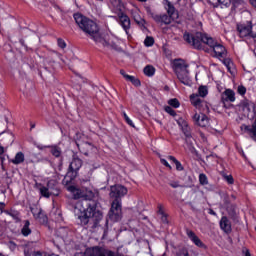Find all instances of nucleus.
<instances>
[{
  "label": "nucleus",
  "mask_w": 256,
  "mask_h": 256,
  "mask_svg": "<svg viewBox=\"0 0 256 256\" xmlns=\"http://www.w3.org/2000/svg\"><path fill=\"white\" fill-rule=\"evenodd\" d=\"M187 205H189V207H191L193 211H196L197 208H195V206L193 205V202H188Z\"/></svg>",
  "instance_id": "52"
},
{
  "label": "nucleus",
  "mask_w": 256,
  "mask_h": 256,
  "mask_svg": "<svg viewBox=\"0 0 256 256\" xmlns=\"http://www.w3.org/2000/svg\"><path fill=\"white\" fill-rule=\"evenodd\" d=\"M166 11L168 15L174 19H177V17H179V14H177V12L175 11V7L171 3L167 4Z\"/></svg>",
  "instance_id": "23"
},
{
  "label": "nucleus",
  "mask_w": 256,
  "mask_h": 256,
  "mask_svg": "<svg viewBox=\"0 0 256 256\" xmlns=\"http://www.w3.org/2000/svg\"><path fill=\"white\" fill-rule=\"evenodd\" d=\"M190 101L196 109H201V107H203V100L199 98V94H191Z\"/></svg>",
  "instance_id": "17"
},
{
  "label": "nucleus",
  "mask_w": 256,
  "mask_h": 256,
  "mask_svg": "<svg viewBox=\"0 0 256 256\" xmlns=\"http://www.w3.org/2000/svg\"><path fill=\"white\" fill-rule=\"evenodd\" d=\"M187 236L192 241V243H194V245H196V247H200V249H205V244L203 243V241H201V239L198 238V236H197V234H195V232H193L191 230H187Z\"/></svg>",
  "instance_id": "13"
},
{
  "label": "nucleus",
  "mask_w": 256,
  "mask_h": 256,
  "mask_svg": "<svg viewBox=\"0 0 256 256\" xmlns=\"http://www.w3.org/2000/svg\"><path fill=\"white\" fill-rule=\"evenodd\" d=\"M177 123H178L182 133L186 137V143H189V139H191V137H192L191 127H189V123H187V121H185V119H183V118H179L177 120Z\"/></svg>",
  "instance_id": "10"
},
{
  "label": "nucleus",
  "mask_w": 256,
  "mask_h": 256,
  "mask_svg": "<svg viewBox=\"0 0 256 256\" xmlns=\"http://www.w3.org/2000/svg\"><path fill=\"white\" fill-rule=\"evenodd\" d=\"M158 213H160V215H163V209L161 208V206H159Z\"/></svg>",
  "instance_id": "58"
},
{
  "label": "nucleus",
  "mask_w": 256,
  "mask_h": 256,
  "mask_svg": "<svg viewBox=\"0 0 256 256\" xmlns=\"http://www.w3.org/2000/svg\"><path fill=\"white\" fill-rule=\"evenodd\" d=\"M40 223H47V215L43 213V211L40 213V215L36 218Z\"/></svg>",
  "instance_id": "36"
},
{
  "label": "nucleus",
  "mask_w": 256,
  "mask_h": 256,
  "mask_svg": "<svg viewBox=\"0 0 256 256\" xmlns=\"http://www.w3.org/2000/svg\"><path fill=\"white\" fill-rule=\"evenodd\" d=\"M58 43V47H60V49H65V47H67V43H65V40L58 38L57 40Z\"/></svg>",
  "instance_id": "39"
},
{
  "label": "nucleus",
  "mask_w": 256,
  "mask_h": 256,
  "mask_svg": "<svg viewBox=\"0 0 256 256\" xmlns=\"http://www.w3.org/2000/svg\"><path fill=\"white\" fill-rule=\"evenodd\" d=\"M120 75H122L124 79H127V77H131V75H128L127 73H125V70H120Z\"/></svg>",
  "instance_id": "49"
},
{
  "label": "nucleus",
  "mask_w": 256,
  "mask_h": 256,
  "mask_svg": "<svg viewBox=\"0 0 256 256\" xmlns=\"http://www.w3.org/2000/svg\"><path fill=\"white\" fill-rule=\"evenodd\" d=\"M45 71H48V73H53V67L45 66L44 67Z\"/></svg>",
  "instance_id": "50"
},
{
  "label": "nucleus",
  "mask_w": 256,
  "mask_h": 256,
  "mask_svg": "<svg viewBox=\"0 0 256 256\" xmlns=\"http://www.w3.org/2000/svg\"><path fill=\"white\" fill-rule=\"evenodd\" d=\"M168 159H169L170 161H172L173 163H177V161H178L177 158L174 157V156H169Z\"/></svg>",
  "instance_id": "51"
},
{
  "label": "nucleus",
  "mask_w": 256,
  "mask_h": 256,
  "mask_svg": "<svg viewBox=\"0 0 256 256\" xmlns=\"http://www.w3.org/2000/svg\"><path fill=\"white\" fill-rule=\"evenodd\" d=\"M189 65L185 63L184 60L179 59L175 60L173 64V69L179 81L183 83V85H191V77L189 76Z\"/></svg>",
  "instance_id": "5"
},
{
  "label": "nucleus",
  "mask_w": 256,
  "mask_h": 256,
  "mask_svg": "<svg viewBox=\"0 0 256 256\" xmlns=\"http://www.w3.org/2000/svg\"><path fill=\"white\" fill-rule=\"evenodd\" d=\"M199 183H200V185H207L209 183V181L207 180V175L200 174L199 175Z\"/></svg>",
  "instance_id": "33"
},
{
  "label": "nucleus",
  "mask_w": 256,
  "mask_h": 256,
  "mask_svg": "<svg viewBox=\"0 0 256 256\" xmlns=\"http://www.w3.org/2000/svg\"><path fill=\"white\" fill-rule=\"evenodd\" d=\"M86 255L87 256H117L115 255V252L99 246L86 249Z\"/></svg>",
  "instance_id": "7"
},
{
  "label": "nucleus",
  "mask_w": 256,
  "mask_h": 256,
  "mask_svg": "<svg viewBox=\"0 0 256 256\" xmlns=\"http://www.w3.org/2000/svg\"><path fill=\"white\" fill-rule=\"evenodd\" d=\"M29 225H31V222H29V220H25L24 226L21 229V233L24 237H29V235H31V228H29Z\"/></svg>",
  "instance_id": "22"
},
{
  "label": "nucleus",
  "mask_w": 256,
  "mask_h": 256,
  "mask_svg": "<svg viewBox=\"0 0 256 256\" xmlns=\"http://www.w3.org/2000/svg\"><path fill=\"white\" fill-rule=\"evenodd\" d=\"M183 39L188 43V45L194 47V49L205 51V45H208V47L213 49L215 57L220 59H225V57H227V49H225L223 45L213 41V39L207 34H203L201 32H185L183 34Z\"/></svg>",
  "instance_id": "2"
},
{
  "label": "nucleus",
  "mask_w": 256,
  "mask_h": 256,
  "mask_svg": "<svg viewBox=\"0 0 256 256\" xmlns=\"http://www.w3.org/2000/svg\"><path fill=\"white\" fill-rule=\"evenodd\" d=\"M50 149H51V154L54 156V157H61V147L59 146H50Z\"/></svg>",
  "instance_id": "26"
},
{
  "label": "nucleus",
  "mask_w": 256,
  "mask_h": 256,
  "mask_svg": "<svg viewBox=\"0 0 256 256\" xmlns=\"http://www.w3.org/2000/svg\"><path fill=\"white\" fill-rule=\"evenodd\" d=\"M120 25L123 27L124 31L126 33H129V29H131V19H129V16L125 14H121L119 16Z\"/></svg>",
  "instance_id": "15"
},
{
  "label": "nucleus",
  "mask_w": 256,
  "mask_h": 256,
  "mask_svg": "<svg viewBox=\"0 0 256 256\" xmlns=\"http://www.w3.org/2000/svg\"><path fill=\"white\" fill-rule=\"evenodd\" d=\"M77 147L80 152L86 157H93L95 153H97V147L93 146V144L84 142L82 144H77Z\"/></svg>",
  "instance_id": "8"
},
{
  "label": "nucleus",
  "mask_w": 256,
  "mask_h": 256,
  "mask_svg": "<svg viewBox=\"0 0 256 256\" xmlns=\"http://www.w3.org/2000/svg\"><path fill=\"white\" fill-rule=\"evenodd\" d=\"M123 117L126 121V123H128L130 125V127H135V124H133V120L129 118V116H127V113L123 112Z\"/></svg>",
  "instance_id": "37"
},
{
  "label": "nucleus",
  "mask_w": 256,
  "mask_h": 256,
  "mask_svg": "<svg viewBox=\"0 0 256 256\" xmlns=\"http://www.w3.org/2000/svg\"><path fill=\"white\" fill-rule=\"evenodd\" d=\"M238 93L239 95H245V93H247V88L244 86H238Z\"/></svg>",
  "instance_id": "43"
},
{
  "label": "nucleus",
  "mask_w": 256,
  "mask_h": 256,
  "mask_svg": "<svg viewBox=\"0 0 256 256\" xmlns=\"http://www.w3.org/2000/svg\"><path fill=\"white\" fill-rule=\"evenodd\" d=\"M211 215H215V212H213V210L210 211Z\"/></svg>",
  "instance_id": "62"
},
{
  "label": "nucleus",
  "mask_w": 256,
  "mask_h": 256,
  "mask_svg": "<svg viewBox=\"0 0 256 256\" xmlns=\"http://www.w3.org/2000/svg\"><path fill=\"white\" fill-rule=\"evenodd\" d=\"M5 213H7V215H10V217H12L16 223H19L21 221V218L19 217V212L17 211H6Z\"/></svg>",
  "instance_id": "30"
},
{
  "label": "nucleus",
  "mask_w": 256,
  "mask_h": 256,
  "mask_svg": "<svg viewBox=\"0 0 256 256\" xmlns=\"http://www.w3.org/2000/svg\"><path fill=\"white\" fill-rule=\"evenodd\" d=\"M132 15L135 23H137V25H139L141 29H145V19L141 18V16L137 12L133 13Z\"/></svg>",
  "instance_id": "20"
},
{
  "label": "nucleus",
  "mask_w": 256,
  "mask_h": 256,
  "mask_svg": "<svg viewBox=\"0 0 256 256\" xmlns=\"http://www.w3.org/2000/svg\"><path fill=\"white\" fill-rule=\"evenodd\" d=\"M83 167V160L79 158L77 155H73L72 161L70 162L68 172H67V177L73 181L79 173V169Z\"/></svg>",
  "instance_id": "6"
},
{
  "label": "nucleus",
  "mask_w": 256,
  "mask_h": 256,
  "mask_svg": "<svg viewBox=\"0 0 256 256\" xmlns=\"http://www.w3.org/2000/svg\"><path fill=\"white\" fill-rule=\"evenodd\" d=\"M161 163H162L163 165H165V167H168L169 169H171V165H169V162H167V160L161 159Z\"/></svg>",
  "instance_id": "48"
},
{
  "label": "nucleus",
  "mask_w": 256,
  "mask_h": 256,
  "mask_svg": "<svg viewBox=\"0 0 256 256\" xmlns=\"http://www.w3.org/2000/svg\"><path fill=\"white\" fill-rule=\"evenodd\" d=\"M220 228L224 233H231V221L226 216H223L220 220Z\"/></svg>",
  "instance_id": "16"
},
{
  "label": "nucleus",
  "mask_w": 256,
  "mask_h": 256,
  "mask_svg": "<svg viewBox=\"0 0 256 256\" xmlns=\"http://www.w3.org/2000/svg\"><path fill=\"white\" fill-rule=\"evenodd\" d=\"M3 153H5V148H3L2 146H0V155H3Z\"/></svg>",
  "instance_id": "57"
},
{
  "label": "nucleus",
  "mask_w": 256,
  "mask_h": 256,
  "mask_svg": "<svg viewBox=\"0 0 256 256\" xmlns=\"http://www.w3.org/2000/svg\"><path fill=\"white\" fill-rule=\"evenodd\" d=\"M140 3H147V0H138Z\"/></svg>",
  "instance_id": "59"
},
{
  "label": "nucleus",
  "mask_w": 256,
  "mask_h": 256,
  "mask_svg": "<svg viewBox=\"0 0 256 256\" xmlns=\"http://www.w3.org/2000/svg\"><path fill=\"white\" fill-rule=\"evenodd\" d=\"M177 256H189V251H187L185 248H182L178 251Z\"/></svg>",
  "instance_id": "40"
},
{
  "label": "nucleus",
  "mask_w": 256,
  "mask_h": 256,
  "mask_svg": "<svg viewBox=\"0 0 256 256\" xmlns=\"http://www.w3.org/2000/svg\"><path fill=\"white\" fill-rule=\"evenodd\" d=\"M189 149H190L191 153H195V147H193V145L191 143H189Z\"/></svg>",
  "instance_id": "53"
},
{
  "label": "nucleus",
  "mask_w": 256,
  "mask_h": 256,
  "mask_svg": "<svg viewBox=\"0 0 256 256\" xmlns=\"http://www.w3.org/2000/svg\"><path fill=\"white\" fill-rule=\"evenodd\" d=\"M169 185H170V187H172L173 189H177V188H179V187H183V186H181V185L179 184V182H177V181H171V182H169Z\"/></svg>",
  "instance_id": "41"
},
{
  "label": "nucleus",
  "mask_w": 256,
  "mask_h": 256,
  "mask_svg": "<svg viewBox=\"0 0 256 256\" xmlns=\"http://www.w3.org/2000/svg\"><path fill=\"white\" fill-rule=\"evenodd\" d=\"M235 101V91L231 89H226L222 94H221V103H223L225 107V103L230 102L234 103Z\"/></svg>",
  "instance_id": "11"
},
{
  "label": "nucleus",
  "mask_w": 256,
  "mask_h": 256,
  "mask_svg": "<svg viewBox=\"0 0 256 256\" xmlns=\"http://www.w3.org/2000/svg\"><path fill=\"white\" fill-rule=\"evenodd\" d=\"M208 93H209V90L207 89V86H200L198 88L199 97H207Z\"/></svg>",
  "instance_id": "28"
},
{
  "label": "nucleus",
  "mask_w": 256,
  "mask_h": 256,
  "mask_svg": "<svg viewBox=\"0 0 256 256\" xmlns=\"http://www.w3.org/2000/svg\"><path fill=\"white\" fill-rule=\"evenodd\" d=\"M161 221L162 223H169V221L167 220V215L165 213H162Z\"/></svg>",
  "instance_id": "46"
},
{
  "label": "nucleus",
  "mask_w": 256,
  "mask_h": 256,
  "mask_svg": "<svg viewBox=\"0 0 256 256\" xmlns=\"http://www.w3.org/2000/svg\"><path fill=\"white\" fill-rule=\"evenodd\" d=\"M228 215L233 219V221L239 223V218L237 217V212L235 211L234 207L228 208Z\"/></svg>",
  "instance_id": "27"
},
{
  "label": "nucleus",
  "mask_w": 256,
  "mask_h": 256,
  "mask_svg": "<svg viewBox=\"0 0 256 256\" xmlns=\"http://www.w3.org/2000/svg\"><path fill=\"white\" fill-rule=\"evenodd\" d=\"M242 253L244 254V256H251V252H249V249L247 248H243Z\"/></svg>",
  "instance_id": "47"
},
{
  "label": "nucleus",
  "mask_w": 256,
  "mask_h": 256,
  "mask_svg": "<svg viewBox=\"0 0 256 256\" xmlns=\"http://www.w3.org/2000/svg\"><path fill=\"white\" fill-rule=\"evenodd\" d=\"M153 43H155V40L153 39V37L148 36L144 40V45H146V47H151L153 45Z\"/></svg>",
  "instance_id": "35"
},
{
  "label": "nucleus",
  "mask_w": 256,
  "mask_h": 256,
  "mask_svg": "<svg viewBox=\"0 0 256 256\" xmlns=\"http://www.w3.org/2000/svg\"><path fill=\"white\" fill-rule=\"evenodd\" d=\"M168 104L171 106V107H174L175 109H178V107L181 105L179 103V100L177 98H173V99H170L168 101Z\"/></svg>",
  "instance_id": "31"
},
{
  "label": "nucleus",
  "mask_w": 256,
  "mask_h": 256,
  "mask_svg": "<svg viewBox=\"0 0 256 256\" xmlns=\"http://www.w3.org/2000/svg\"><path fill=\"white\" fill-rule=\"evenodd\" d=\"M5 209V203L0 202V211H3Z\"/></svg>",
  "instance_id": "56"
},
{
  "label": "nucleus",
  "mask_w": 256,
  "mask_h": 256,
  "mask_svg": "<svg viewBox=\"0 0 256 256\" xmlns=\"http://www.w3.org/2000/svg\"><path fill=\"white\" fill-rule=\"evenodd\" d=\"M222 63L228 69L229 73H231L232 75H235L236 73L235 64H233V61L231 60V58L224 57Z\"/></svg>",
  "instance_id": "18"
},
{
  "label": "nucleus",
  "mask_w": 256,
  "mask_h": 256,
  "mask_svg": "<svg viewBox=\"0 0 256 256\" xmlns=\"http://www.w3.org/2000/svg\"><path fill=\"white\" fill-rule=\"evenodd\" d=\"M145 10H146L147 14L150 15V17H152V19H155V17H157V15H158V14H154L153 10L149 6H146Z\"/></svg>",
  "instance_id": "38"
},
{
  "label": "nucleus",
  "mask_w": 256,
  "mask_h": 256,
  "mask_svg": "<svg viewBox=\"0 0 256 256\" xmlns=\"http://www.w3.org/2000/svg\"><path fill=\"white\" fill-rule=\"evenodd\" d=\"M25 161V154L23 152H18L14 159L11 160V162L14 165H21Z\"/></svg>",
  "instance_id": "21"
},
{
  "label": "nucleus",
  "mask_w": 256,
  "mask_h": 256,
  "mask_svg": "<svg viewBox=\"0 0 256 256\" xmlns=\"http://www.w3.org/2000/svg\"><path fill=\"white\" fill-rule=\"evenodd\" d=\"M174 164L176 165L177 171H183V165L181 164V162H179V160L174 162Z\"/></svg>",
  "instance_id": "44"
},
{
  "label": "nucleus",
  "mask_w": 256,
  "mask_h": 256,
  "mask_svg": "<svg viewBox=\"0 0 256 256\" xmlns=\"http://www.w3.org/2000/svg\"><path fill=\"white\" fill-rule=\"evenodd\" d=\"M74 21L78 25L79 29H81V31H83L87 37L93 39L95 43H100L103 45V47H109V45H111L109 42H107V40L101 37L99 25H97L95 21L81 15L80 13L74 14Z\"/></svg>",
  "instance_id": "3"
},
{
  "label": "nucleus",
  "mask_w": 256,
  "mask_h": 256,
  "mask_svg": "<svg viewBox=\"0 0 256 256\" xmlns=\"http://www.w3.org/2000/svg\"><path fill=\"white\" fill-rule=\"evenodd\" d=\"M35 128V125H32V129Z\"/></svg>",
  "instance_id": "63"
},
{
  "label": "nucleus",
  "mask_w": 256,
  "mask_h": 256,
  "mask_svg": "<svg viewBox=\"0 0 256 256\" xmlns=\"http://www.w3.org/2000/svg\"><path fill=\"white\" fill-rule=\"evenodd\" d=\"M127 193V188L121 185L111 186L110 188V197L113 200L111 204V209L108 213V217L111 221L117 222L121 221V197H125Z\"/></svg>",
  "instance_id": "4"
},
{
  "label": "nucleus",
  "mask_w": 256,
  "mask_h": 256,
  "mask_svg": "<svg viewBox=\"0 0 256 256\" xmlns=\"http://www.w3.org/2000/svg\"><path fill=\"white\" fill-rule=\"evenodd\" d=\"M40 161H47V159H45V158H41V159H40Z\"/></svg>",
  "instance_id": "61"
},
{
  "label": "nucleus",
  "mask_w": 256,
  "mask_h": 256,
  "mask_svg": "<svg viewBox=\"0 0 256 256\" xmlns=\"http://www.w3.org/2000/svg\"><path fill=\"white\" fill-rule=\"evenodd\" d=\"M222 177L224 180L227 181L228 185H233V183H235V180L233 179V176L231 175H227L225 173H222Z\"/></svg>",
  "instance_id": "32"
},
{
  "label": "nucleus",
  "mask_w": 256,
  "mask_h": 256,
  "mask_svg": "<svg viewBox=\"0 0 256 256\" xmlns=\"http://www.w3.org/2000/svg\"><path fill=\"white\" fill-rule=\"evenodd\" d=\"M144 75H147V77H153L155 75V67L147 65L144 68Z\"/></svg>",
  "instance_id": "25"
},
{
  "label": "nucleus",
  "mask_w": 256,
  "mask_h": 256,
  "mask_svg": "<svg viewBox=\"0 0 256 256\" xmlns=\"http://www.w3.org/2000/svg\"><path fill=\"white\" fill-rule=\"evenodd\" d=\"M26 256H47V255L41 253L40 251H37V252H31L30 254H28Z\"/></svg>",
  "instance_id": "45"
},
{
  "label": "nucleus",
  "mask_w": 256,
  "mask_h": 256,
  "mask_svg": "<svg viewBox=\"0 0 256 256\" xmlns=\"http://www.w3.org/2000/svg\"><path fill=\"white\" fill-rule=\"evenodd\" d=\"M126 81H130V83L134 84L135 87H139L141 85V81L135 78V76H126Z\"/></svg>",
  "instance_id": "29"
},
{
  "label": "nucleus",
  "mask_w": 256,
  "mask_h": 256,
  "mask_svg": "<svg viewBox=\"0 0 256 256\" xmlns=\"http://www.w3.org/2000/svg\"><path fill=\"white\" fill-rule=\"evenodd\" d=\"M31 212H32V215L35 217V219H37L39 217L40 213L43 212V210L41 208L35 207V208L31 209Z\"/></svg>",
  "instance_id": "34"
},
{
  "label": "nucleus",
  "mask_w": 256,
  "mask_h": 256,
  "mask_svg": "<svg viewBox=\"0 0 256 256\" xmlns=\"http://www.w3.org/2000/svg\"><path fill=\"white\" fill-rule=\"evenodd\" d=\"M193 121L199 127H207L209 125V118L205 114H195L193 116Z\"/></svg>",
  "instance_id": "12"
},
{
  "label": "nucleus",
  "mask_w": 256,
  "mask_h": 256,
  "mask_svg": "<svg viewBox=\"0 0 256 256\" xmlns=\"http://www.w3.org/2000/svg\"><path fill=\"white\" fill-rule=\"evenodd\" d=\"M39 191L42 197H46L47 199H49V197H51L53 193L51 192V188L49 187V184H48V187L40 186Z\"/></svg>",
  "instance_id": "24"
},
{
  "label": "nucleus",
  "mask_w": 256,
  "mask_h": 256,
  "mask_svg": "<svg viewBox=\"0 0 256 256\" xmlns=\"http://www.w3.org/2000/svg\"><path fill=\"white\" fill-rule=\"evenodd\" d=\"M237 31L239 33L240 37H255L253 36V25L251 22H248L247 24H238L237 25Z\"/></svg>",
  "instance_id": "9"
},
{
  "label": "nucleus",
  "mask_w": 256,
  "mask_h": 256,
  "mask_svg": "<svg viewBox=\"0 0 256 256\" xmlns=\"http://www.w3.org/2000/svg\"><path fill=\"white\" fill-rule=\"evenodd\" d=\"M67 191L72 193L74 199H82L74 208V212L80 211L78 219L83 227L95 233L101 227L103 212L97 210L99 203L95 200V193L87 189H79L75 186H68Z\"/></svg>",
  "instance_id": "1"
},
{
  "label": "nucleus",
  "mask_w": 256,
  "mask_h": 256,
  "mask_svg": "<svg viewBox=\"0 0 256 256\" xmlns=\"http://www.w3.org/2000/svg\"><path fill=\"white\" fill-rule=\"evenodd\" d=\"M166 113H169V115H172V117H175L176 113L175 110H173V108H171L170 106L165 108Z\"/></svg>",
  "instance_id": "42"
},
{
  "label": "nucleus",
  "mask_w": 256,
  "mask_h": 256,
  "mask_svg": "<svg viewBox=\"0 0 256 256\" xmlns=\"http://www.w3.org/2000/svg\"><path fill=\"white\" fill-rule=\"evenodd\" d=\"M208 3L213 5V7H228L231 0H208Z\"/></svg>",
  "instance_id": "19"
},
{
  "label": "nucleus",
  "mask_w": 256,
  "mask_h": 256,
  "mask_svg": "<svg viewBox=\"0 0 256 256\" xmlns=\"http://www.w3.org/2000/svg\"><path fill=\"white\" fill-rule=\"evenodd\" d=\"M250 4L256 9V0H250Z\"/></svg>",
  "instance_id": "55"
},
{
  "label": "nucleus",
  "mask_w": 256,
  "mask_h": 256,
  "mask_svg": "<svg viewBox=\"0 0 256 256\" xmlns=\"http://www.w3.org/2000/svg\"><path fill=\"white\" fill-rule=\"evenodd\" d=\"M154 21H156V23H164V25H171L172 21H175V19L167 14H158L157 16H154Z\"/></svg>",
  "instance_id": "14"
},
{
  "label": "nucleus",
  "mask_w": 256,
  "mask_h": 256,
  "mask_svg": "<svg viewBox=\"0 0 256 256\" xmlns=\"http://www.w3.org/2000/svg\"><path fill=\"white\" fill-rule=\"evenodd\" d=\"M63 231H65V228L60 229L59 233H62Z\"/></svg>",
  "instance_id": "60"
},
{
  "label": "nucleus",
  "mask_w": 256,
  "mask_h": 256,
  "mask_svg": "<svg viewBox=\"0 0 256 256\" xmlns=\"http://www.w3.org/2000/svg\"><path fill=\"white\" fill-rule=\"evenodd\" d=\"M20 44L22 45V47H25L27 49V45H25V40L20 39Z\"/></svg>",
  "instance_id": "54"
}]
</instances>
